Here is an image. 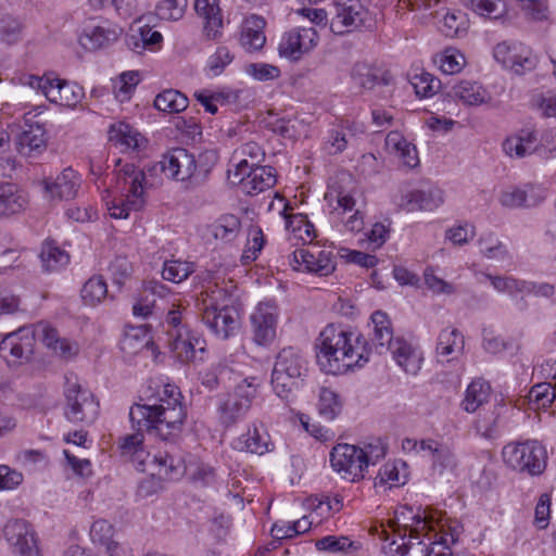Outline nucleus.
<instances>
[{"mask_svg": "<svg viewBox=\"0 0 556 556\" xmlns=\"http://www.w3.org/2000/svg\"><path fill=\"white\" fill-rule=\"evenodd\" d=\"M114 527L104 519L96 520L90 529V536L93 543L104 546L105 549H114L116 546L112 544Z\"/></svg>", "mask_w": 556, "mask_h": 556, "instance_id": "obj_56", "label": "nucleus"}, {"mask_svg": "<svg viewBox=\"0 0 556 556\" xmlns=\"http://www.w3.org/2000/svg\"><path fill=\"white\" fill-rule=\"evenodd\" d=\"M26 205V199L16 186L0 184V217L21 212Z\"/></svg>", "mask_w": 556, "mask_h": 556, "instance_id": "obj_42", "label": "nucleus"}, {"mask_svg": "<svg viewBox=\"0 0 556 556\" xmlns=\"http://www.w3.org/2000/svg\"><path fill=\"white\" fill-rule=\"evenodd\" d=\"M456 467V459L451 448L442 444L433 455V469L440 475L452 471Z\"/></svg>", "mask_w": 556, "mask_h": 556, "instance_id": "obj_64", "label": "nucleus"}, {"mask_svg": "<svg viewBox=\"0 0 556 556\" xmlns=\"http://www.w3.org/2000/svg\"><path fill=\"white\" fill-rule=\"evenodd\" d=\"M117 194L106 201L109 215L115 219H127L131 212H138L146 203L147 178L143 169L132 163L116 160Z\"/></svg>", "mask_w": 556, "mask_h": 556, "instance_id": "obj_3", "label": "nucleus"}, {"mask_svg": "<svg viewBox=\"0 0 556 556\" xmlns=\"http://www.w3.org/2000/svg\"><path fill=\"white\" fill-rule=\"evenodd\" d=\"M80 296L85 305L96 306L108 296V285L100 275H93L83 286Z\"/></svg>", "mask_w": 556, "mask_h": 556, "instance_id": "obj_44", "label": "nucleus"}, {"mask_svg": "<svg viewBox=\"0 0 556 556\" xmlns=\"http://www.w3.org/2000/svg\"><path fill=\"white\" fill-rule=\"evenodd\" d=\"M235 447L256 455H264L274 450V443L262 424H253L248 431L238 438Z\"/></svg>", "mask_w": 556, "mask_h": 556, "instance_id": "obj_30", "label": "nucleus"}, {"mask_svg": "<svg viewBox=\"0 0 556 556\" xmlns=\"http://www.w3.org/2000/svg\"><path fill=\"white\" fill-rule=\"evenodd\" d=\"M38 338L42 344L56 357L63 361L74 359L80 351L77 341L61 337L59 331L50 324L37 323Z\"/></svg>", "mask_w": 556, "mask_h": 556, "instance_id": "obj_19", "label": "nucleus"}, {"mask_svg": "<svg viewBox=\"0 0 556 556\" xmlns=\"http://www.w3.org/2000/svg\"><path fill=\"white\" fill-rule=\"evenodd\" d=\"M121 34L122 28L103 21L99 24L87 25L79 36V42L88 50H96L115 41Z\"/></svg>", "mask_w": 556, "mask_h": 556, "instance_id": "obj_27", "label": "nucleus"}, {"mask_svg": "<svg viewBox=\"0 0 556 556\" xmlns=\"http://www.w3.org/2000/svg\"><path fill=\"white\" fill-rule=\"evenodd\" d=\"M195 271V265L192 262L181 260L165 261L162 269L163 279L180 283Z\"/></svg>", "mask_w": 556, "mask_h": 556, "instance_id": "obj_48", "label": "nucleus"}, {"mask_svg": "<svg viewBox=\"0 0 556 556\" xmlns=\"http://www.w3.org/2000/svg\"><path fill=\"white\" fill-rule=\"evenodd\" d=\"M352 79L355 86L364 90L374 89L380 81L375 71L365 64H356L353 67Z\"/></svg>", "mask_w": 556, "mask_h": 556, "instance_id": "obj_59", "label": "nucleus"}, {"mask_svg": "<svg viewBox=\"0 0 556 556\" xmlns=\"http://www.w3.org/2000/svg\"><path fill=\"white\" fill-rule=\"evenodd\" d=\"M476 236V227L472 224L464 223L455 225L445 230L444 238L453 245L463 247Z\"/></svg>", "mask_w": 556, "mask_h": 556, "instance_id": "obj_57", "label": "nucleus"}, {"mask_svg": "<svg viewBox=\"0 0 556 556\" xmlns=\"http://www.w3.org/2000/svg\"><path fill=\"white\" fill-rule=\"evenodd\" d=\"M153 463L157 466L156 475L163 479H177L184 473L182 460L167 452L154 455Z\"/></svg>", "mask_w": 556, "mask_h": 556, "instance_id": "obj_47", "label": "nucleus"}, {"mask_svg": "<svg viewBox=\"0 0 556 556\" xmlns=\"http://www.w3.org/2000/svg\"><path fill=\"white\" fill-rule=\"evenodd\" d=\"M465 350V337L455 327L443 328L435 344V356L441 362H452L463 355Z\"/></svg>", "mask_w": 556, "mask_h": 556, "instance_id": "obj_28", "label": "nucleus"}, {"mask_svg": "<svg viewBox=\"0 0 556 556\" xmlns=\"http://www.w3.org/2000/svg\"><path fill=\"white\" fill-rule=\"evenodd\" d=\"M288 204L283 205V216L286 218V229L289 240L293 245L302 242V244L311 243L315 238L314 225L303 214H286Z\"/></svg>", "mask_w": 556, "mask_h": 556, "instance_id": "obj_32", "label": "nucleus"}, {"mask_svg": "<svg viewBox=\"0 0 556 556\" xmlns=\"http://www.w3.org/2000/svg\"><path fill=\"white\" fill-rule=\"evenodd\" d=\"M240 230V220L236 215L220 216L213 225L212 232L216 239L224 241L233 240Z\"/></svg>", "mask_w": 556, "mask_h": 556, "instance_id": "obj_52", "label": "nucleus"}, {"mask_svg": "<svg viewBox=\"0 0 556 556\" xmlns=\"http://www.w3.org/2000/svg\"><path fill=\"white\" fill-rule=\"evenodd\" d=\"M529 108L545 117L556 118V93L535 90L530 94Z\"/></svg>", "mask_w": 556, "mask_h": 556, "instance_id": "obj_49", "label": "nucleus"}, {"mask_svg": "<svg viewBox=\"0 0 556 556\" xmlns=\"http://www.w3.org/2000/svg\"><path fill=\"white\" fill-rule=\"evenodd\" d=\"M141 18H138L130 33L126 37L128 49L137 54H143L146 51L156 52L161 50L163 43V35L154 30L150 25H138Z\"/></svg>", "mask_w": 556, "mask_h": 556, "instance_id": "obj_25", "label": "nucleus"}, {"mask_svg": "<svg viewBox=\"0 0 556 556\" xmlns=\"http://www.w3.org/2000/svg\"><path fill=\"white\" fill-rule=\"evenodd\" d=\"M451 97L467 106H478L486 103L491 96L486 89L471 80H460L452 87Z\"/></svg>", "mask_w": 556, "mask_h": 556, "instance_id": "obj_34", "label": "nucleus"}, {"mask_svg": "<svg viewBox=\"0 0 556 556\" xmlns=\"http://www.w3.org/2000/svg\"><path fill=\"white\" fill-rule=\"evenodd\" d=\"M551 25L546 0H523V28L545 33Z\"/></svg>", "mask_w": 556, "mask_h": 556, "instance_id": "obj_31", "label": "nucleus"}, {"mask_svg": "<svg viewBox=\"0 0 556 556\" xmlns=\"http://www.w3.org/2000/svg\"><path fill=\"white\" fill-rule=\"evenodd\" d=\"M495 60L506 70L519 74L521 67V49L517 42L502 41L493 51Z\"/></svg>", "mask_w": 556, "mask_h": 556, "instance_id": "obj_41", "label": "nucleus"}, {"mask_svg": "<svg viewBox=\"0 0 556 556\" xmlns=\"http://www.w3.org/2000/svg\"><path fill=\"white\" fill-rule=\"evenodd\" d=\"M233 60V55L227 47H218L216 51L210 55L206 68L213 76H217L224 72L227 65Z\"/></svg>", "mask_w": 556, "mask_h": 556, "instance_id": "obj_61", "label": "nucleus"}, {"mask_svg": "<svg viewBox=\"0 0 556 556\" xmlns=\"http://www.w3.org/2000/svg\"><path fill=\"white\" fill-rule=\"evenodd\" d=\"M23 25L15 16L3 13L0 15V40L7 45L16 43L22 36Z\"/></svg>", "mask_w": 556, "mask_h": 556, "instance_id": "obj_54", "label": "nucleus"}, {"mask_svg": "<svg viewBox=\"0 0 556 556\" xmlns=\"http://www.w3.org/2000/svg\"><path fill=\"white\" fill-rule=\"evenodd\" d=\"M4 535L16 555L41 556L36 534L26 521H9L4 527Z\"/></svg>", "mask_w": 556, "mask_h": 556, "instance_id": "obj_18", "label": "nucleus"}, {"mask_svg": "<svg viewBox=\"0 0 556 556\" xmlns=\"http://www.w3.org/2000/svg\"><path fill=\"white\" fill-rule=\"evenodd\" d=\"M318 41L319 35L314 27H295L283 34L278 52L283 58L298 61L312 51Z\"/></svg>", "mask_w": 556, "mask_h": 556, "instance_id": "obj_16", "label": "nucleus"}, {"mask_svg": "<svg viewBox=\"0 0 556 556\" xmlns=\"http://www.w3.org/2000/svg\"><path fill=\"white\" fill-rule=\"evenodd\" d=\"M194 11L202 20V31L206 39L222 37L224 21L219 0H194Z\"/></svg>", "mask_w": 556, "mask_h": 556, "instance_id": "obj_26", "label": "nucleus"}, {"mask_svg": "<svg viewBox=\"0 0 556 556\" xmlns=\"http://www.w3.org/2000/svg\"><path fill=\"white\" fill-rule=\"evenodd\" d=\"M227 178L231 185L239 186L242 193L257 195L276 185L277 173L271 166L251 167L244 160L228 168Z\"/></svg>", "mask_w": 556, "mask_h": 556, "instance_id": "obj_6", "label": "nucleus"}, {"mask_svg": "<svg viewBox=\"0 0 556 556\" xmlns=\"http://www.w3.org/2000/svg\"><path fill=\"white\" fill-rule=\"evenodd\" d=\"M424 280L427 288L434 294H453L455 292V287L437 276L432 267L425 269Z\"/></svg>", "mask_w": 556, "mask_h": 556, "instance_id": "obj_62", "label": "nucleus"}, {"mask_svg": "<svg viewBox=\"0 0 556 556\" xmlns=\"http://www.w3.org/2000/svg\"><path fill=\"white\" fill-rule=\"evenodd\" d=\"M410 525H405L406 528H409L410 539H418L420 532L429 530L432 533L437 532L438 538L452 545L463 533V526L457 519L442 516L441 513L424 510L422 514L414 515Z\"/></svg>", "mask_w": 556, "mask_h": 556, "instance_id": "obj_11", "label": "nucleus"}, {"mask_svg": "<svg viewBox=\"0 0 556 556\" xmlns=\"http://www.w3.org/2000/svg\"><path fill=\"white\" fill-rule=\"evenodd\" d=\"M554 391L549 384L540 383L535 384L529 391L527 399L529 404L535 405L533 408L546 407L553 400Z\"/></svg>", "mask_w": 556, "mask_h": 556, "instance_id": "obj_63", "label": "nucleus"}, {"mask_svg": "<svg viewBox=\"0 0 556 556\" xmlns=\"http://www.w3.org/2000/svg\"><path fill=\"white\" fill-rule=\"evenodd\" d=\"M546 447L536 440H528L523 442V470L526 469L531 476L542 475L547 466Z\"/></svg>", "mask_w": 556, "mask_h": 556, "instance_id": "obj_37", "label": "nucleus"}, {"mask_svg": "<svg viewBox=\"0 0 556 556\" xmlns=\"http://www.w3.org/2000/svg\"><path fill=\"white\" fill-rule=\"evenodd\" d=\"M444 203V192L438 187L414 189L401 197L400 207L406 212L434 211Z\"/></svg>", "mask_w": 556, "mask_h": 556, "instance_id": "obj_24", "label": "nucleus"}, {"mask_svg": "<svg viewBox=\"0 0 556 556\" xmlns=\"http://www.w3.org/2000/svg\"><path fill=\"white\" fill-rule=\"evenodd\" d=\"M412 85L417 96L428 98L432 97L439 90L440 80L430 73H421L413 77Z\"/></svg>", "mask_w": 556, "mask_h": 556, "instance_id": "obj_60", "label": "nucleus"}, {"mask_svg": "<svg viewBox=\"0 0 556 556\" xmlns=\"http://www.w3.org/2000/svg\"><path fill=\"white\" fill-rule=\"evenodd\" d=\"M421 532L419 533V535ZM424 540L404 544L407 556H452L451 545L438 538V533L429 530L422 531Z\"/></svg>", "mask_w": 556, "mask_h": 556, "instance_id": "obj_29", "label": "nucleus"}, {"mask_svg": "<svg viewBox=\"0 0 556 556\" xmlns=\"http://www.w3.org/2000/svg\"><path fill=\"white\" fill-rule=\"evenodd\" d=\"M203 323L223 340L233 336L239 329V314L232 305L224 304L219 309L201 312Z\"/></svg>", "mask_w": 556, "mask_h": 556, "instance_id": "obj_20", "label": "nucleus"}, {"mask_svg": "<svg viewBox=\"0 0 556 556\" xmlns=\"http://www.w3.org/2000/svg\"><path fill=\"white\" fill-rule=\"evenodd\" d=\"M188 98L178 90L167 89L154 99V106L165 113H180L188 108Z\"/></svg>", "mask_w": 556, "mask_h": 556, "instance_id": "obj_46", "label": "nucleus"}, {"mask_svg": "<svg viewBox=\"0 0 556 556\" xmlns=\"http://www.w3.org/2000/svg\"><path fill=\"white\" fill-rule=\"evenodd\" d=\"M178 387L164 384L144 404H135L129 412L130 420L140 429L154 431L162 439L179 431L186 417V407Z\"/></svg>", "mask_w": 556, "mask_h": 556, "instance_id": "obj_2", "label": "nucleus"}, {"mask_svg": "<svg viewBox=\"0 0 556 556\" xmlns=\"http://www.w3.org/2000/svg\"><path fill=\"white\" fill-rule=\"evenodd\" d=\"M479 245L481 254L488 260L504 261L508 257L506 247L492 236L480 238Z\"/></svg>", "mask_w": 556, "mask_h": 556, "instance_id": "obj_58", "label": "nucleus"}, {"mask_svg": "<svg viewBox=\"0 0 556 556\" xmlns=\"http://www.w3.org/2000/svg\"><path fill=\"white\" fill-rule=\"evenodd\" d=\"M27 85L39 90L48 101L65 108H75L81 102L84 89L75 83L61 79L53 74L29 75Z\"/></svg>", "mask_w": 556, "mask_h": 556, "instance_id": "obj_7", "label": "nucleus"}, {"mask_svg": "<svg viewBox=\"0 0 556 556\" xmlns=\"http://www.w3.org/2000/svg\"><path fill=\"white\" fill-rule=\"evenodd\" d=\"M491 392V386L484 379L477 378L472 380L465 391L460 403L462 408L467 413H475L489 401Z\"/></svg>", "mask_w": 556, "mask_h": 556, "instance_id": "obj_38", "label": "nucleus"}, {"mask_svg": "<svg viewBox=\"0 0 556 556\" xmlns=\"http://www.w3.org/2000/svg\"><path fill=\"white\" fill-rule=\"evenodd\" d=\"M318 409L326 419H334L342 409V403L337 392L328 387L320 388Z\"/></svg>", "mask_w": 556, "mask_h": 556, "instance_id": "obj_50", "label": "nucleus"}, {"mask_svg": "<svg viewBox=\"0 0 556 556\" xmlns=\"http://www.w3.org/2000/svg\"><path fill=\"white\" fill-rule=\"evenodd\" d=\"M164 176L180 182L186 189H193L204 184L208 170L199 168L193 153L184 148H175L164 153L155 164Z\"/></svg>", "mask_w": 556, "mask_h": 556, "instance_id": "obj_4", "label": "nucleus"}, {"mask_svg": "<svg viewBox=\"0 0 556 556\" xmlns=\"http://www.w3.org/2000/svg\"><path fill=\"white\" fill-rule=\"evenodd\" d=\"M38 114L26 112L24 114V129L17 140V149L24 155L33 152L40 153L47 147L46 129L39 122H34Z\"/></svg>", "mask_w": 556, "mask_h": 556, "instance_id": "obj_23", "label": "nucleus"}, {"mask_svg": "<svg viewBox=\"0 0 556 556\" xmlns=\"http://www.w3.org/2000/svg\"><path fill=\"white\" fill-rule=\"evenodd\" d=\"M137 427L139 426L137 425ZM143 430L144 429L138 428L137 432L127 434L119 440V448L122 455L139 459L140 463H143V460L140 459V456L144 454L142 434Z\"/></svg>", "mask_w": 556, "mask_h": 556, "instance_id": "obj_55", "label": "nucleus"}, {"mask_svg": "<svg viewBox=\"0 0 556 556\" xmlns=\"http://www.w3.org/2000/svg\"><path fill=\"white\" fill-rule=\"evenodd\" d=\"M65 417L73 424L91 425L99 415V402L77 381L67 380Z\"/></svg>", "mask_w": 556, "mask_h": 556, "instance_id": "obj_10", "label": "nucleus"}, {"mask_svg": "<svg viewBox=\"0 0 556 556\" xmlns=\"http://www.w3.org/2000/svg\"><path fill=\"white\" fill-rule=\"evenodd\" d=\"M306 372L307 362L303 354L292 346L282 349L276 357L271 372L274 391L279 397L288 399Z\"/></svg>", "mask_w": 556, "mask_h": 556, "instance_id": "obj_5", "label": "nucleus"}, {"mask_svg": "<svg viewBox=\"0 0 556 556\" xmlns=\"http://www.w3.org/2000/svg\"><path fill=\"white\" fill-rule=\"evenodd\" d=\"M264 26L265 20L261 16L251 15L245 18L240 38L241 45L250 51L260 50L266 41Z\"/></svg>", "mask_w": 556, "mask_h": 556, "instance_id": "obj_40", "label": "nucleus"}, {"mask_svg": "<svg viewBox=\"0 0 556 556\" xmlns=\"http://www.w3.org/2000/svg\"><path fill=\"white\" fill-rule=\"evenodd\" d=\"M368 20V11L361 0H334L330 29L344 35L362 28Z\"/></svg>", "mask_w": 556, "mask_h": 556, "instance_id": "obj_14", "label": "nucleus"}, {"mask_svg": "<svg viewBox=\"0 0 556 556\" xmlns=\"http://www.w3.org/2000/svg\"><path fill=\"white\" fill-rule=\"evenodd\" d=\"M330 464L333 470L348 481L357 482L365 477L364 453L355 445H336L330 453Z\"/></svg>", "mask_w": 556, "mask_h": 556, "instance_id": "obj_15", "label": "nucleus"}, {"mask_svg": "<svg viewBox=\"0 0 556 556\" xmlns=\"http://www.w3.org/2000/svg\"><path fill=\"white\" fill-rule=\"evenodd\" d=\"M434 64L446 75H455L463 71L467 61L465 54L456 48L448 47L433 58Z\"/></svg>", "mask_w": 556, "mask_h": 556, "instance_id": "obj_43", "label": "nucleus"}, {"mask_svg": "<svg viewBox=\"0 0 556 556\" xmlns=\"http://www.w3.org/2000/svg\"><path fill=\"white\" fill-rule=\"evenodd\" d=\"M265 159L264 149L254 141L243 143L238 150L235 151L231 159V166L238 161H247L251 167L260 166Z\"/></svg>", "mask_w": 556, "mask_h": 556, "instance_id": "obj_53", "label": "nucleus"}, {"mask_svg": "<svg viewBox=\"0 0 556 556\" xmlns=\"http://www.w3.org/2000/svg\"><path fill=\"white\" fill-rule=\"evenodd\" d=\"M387 150L397 156L405 166L414 168L418 165V155L415 146L408 142L399 131H390L386 138Z\"/></svg>", "mask_w": 556, "mask_h": 556, "instance_id": "obj_36", "label": "nucleus"}, {"mask_svg": "<svg viewBox=\"0 0 556 556\" xmlns=\"http://www.w3.org/2000/svg\"><path fill=\"white\" fill-rule=\"evenodd\" d=\"M173 340L169 343L174 356L181 363L192 362L195 357L197 346L200 345V338L192 334L188 329H177V333H170Z\"/></svg>", "mask_w": 556, "mask_h": 556, "instance_id": "obj_35", "label": "nucleus"}, {"mask_svg": "<svg viewBox=\"0 0 556 556\" xmlns=\"http://www.w3.org/2000/svg\"><path fill=\"white\" fill-rule=\"evenodd\" d=\"M81 176L72 167L64 168L56 177L43 180L47 197L51 200H72L80 189Z\"/></svg>", "mask_w": 556, "mask_h": 556, "instance_id": "obj_22", "label": "nucleus"}, {"mask_svg": "<svg viewBox=\"0 0 556 556\" xmlns=\"http://www.w3.org/2000/svg\"><path fill=\"white\" fill-rule=\"evenodd\" d=\"M257 387L256 378H244L219 400L217 410L223 424L233 425L247 414L256 396Z\"/></svg>", "mask_w": 556, "mask_h": 556, "instance_id": "obj_8", "label": "nucleus"}, {"mask_svg": "<svg viewBox=\"0 0 556 556\" xmlns=\"http://www.w3.org/2000/svg\"><path fill=\"white\" fill-rule=\"evenodd\" d=\"M278 315V307L273 302H262L256 306L250 320L253 341L257 345L268 346L274 342Z\"/></svg>", "mask_w": 556, "mask_h": 556, "instance_id": "obj_17", "label": "nucleus"}, {"mask_svg": "<svg viewBox=\"0 0 556 556\" xmlns=\"http://www.w3.org/2000/svg\"><path fill=\"white\" fill-rule=\"evenodd\" d=\"M317 364L321 371L342 375L363 367L370 356L366 340L346 326L329 324L317 338Z\"/></svg>", "mask_w": 556, "mask_h": 556, "instance_id": "obj_1", "label": "nucleus"}, {"mask_svg": "<svg viewBox=\"0 0 556 556\" xmlns=\"http://www.w3.org/2000/svg\"><path fill=\"white\" fill-rule=\"evenodd\" d=\"M289 264L296 271L329 276L336 269V255L332 251L318 248L296 249L289 255Z\"/></svg>", "mask_w": 556, "mask_h": 556, "instance_id": "obj_13", "label": "nucleus"}, {"mask_svg": "<svg viewBox=\"0 0 556 556\" xmlns=\"http://www.w3.org/2000/svg\"><path fill=\"white\" fill-rule=\"evenodd\" d=\"M37 337V324L5 334L0 342L1 357L11 367L27 364L33 357Z\"/></svg>", "mask_w": 556, "mask_h": 556, "instance_id": "obj_9", "label": "nucleus"}, {"mask_svg": "<svg viewBox=\"0 0 556 556\" xmlns=\"http://www.w3.org/2000/svg\"><path fill=\"white\" fill-rule=\"evenodd\" d=\"M393 358L407 374L416 375L424 361L422 353L409 342L397 338L391 348Z\"/></svg>", "mask_w": 556, "mask_h": 556, "instance_id": "obj_33", "label": "nucleus"}, {"mask_svg": "<svg viewBox=\"0 0 556 556\" xmlns=\"http://www.w3.org/2000/svg\"><path fill=\"white\" fill-rule=\"evenodd\" d=\"M109 141L123 153H139L147 148L148 140L126 122H115L108 130Z\"/></svg>", "mask_w": 556, "mask_h": 556, "instance_id": "obj_21", "label": "nucleus"}, {"mask_svg": "<svg viewBox=\"0 0 556 556\" xmlns=\"http://www.w3.org/2000/svg\"><path fill=\"white\" fill-rule=\"evenodd\" d=\"M372 323V337L371 341L375 344L379 353L384 351H391L392 344L394 343L393 330L391 321L389 320L386 313L377 311L371 315Z\"/></svg>", "mask_w": 556, "mask_h": 556, "instance_id": "obj_39", "label": "nucleus"}, {"mask_svg": "<svg viewBox=\"0 0 556 556\" xmlns=\"http://www.w3.org/2000/svg\"><path fill=\"white\" fill-rule=\"evenodd\" d=\"M40 260L45 270L54 271L68 264L70 255L54 241H46L41 249Z\"/></svg>", "mask_w": 556, "mask_h": 556, "instance_id": "obj_45", "label": "nucleus"}, {"mask_svg": "<svg viewBox=\"0 0 556 556\" xmlns=\"http://www.w3.org/2000/svg\"><path fill=\"white\" fill-rule=\"evenodd\" d=\"M238 288L233 279H226L220 273H208L204 279L203 290L198 296L201 312L219 309L224 304L232 305L238 298Z\"/></svg>", "mask_w": 556, "mask_h": 556, "instance_id": "obj_12", "label": "nucleus"}, {"mask_svg": "<svg viewBox=\"0 0 556 556\" xmlns=\"http://www.w3.org/2000/svg\"><path fill=\"white\" fill-rule=\"evenodd\" d=\"M188 0H160L155 5V13L160 20L176 22L184 17Z\"/></svg>", "mask_w": 556, "mask_h": 556, "instance_id": "obj_51", "label": "nucleus"}]
</instances>
